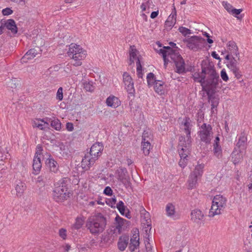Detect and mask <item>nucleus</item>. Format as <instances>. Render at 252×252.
<instances>
[{
    "mask_svg": "<svg viewBox=\"0 0 252 252\" xmlns=\"http://www.w3.org/2000/svg\"><path fill=\"white\" fill-rule=\"evenodd\" d=\"M106 225L105 218L101 215L92 216L87 220L86 227L93 235H98L103 231Z\"/></svg>",
    "mask_w": 252,
    "mask_h": 252,
    "instance_id": "f257e3e1",
    "label": "nucleus"
},
{
    "mask_svg": "<svg viewBox=\"0 0 252 252\" xmlns=\"http://www.w3.org/2000/svg\"><path fill=\"white\" fill-rule=\"evenodd\" d=\"M68 181L67 178H63L55 184L53 196L56 202H62L69 197L70 193L67 188Z\"/></svg>",
    "mask_w": 252,
    "mask_h": 252,
    "instance_id": "f03ea898",
    "label": "nucleus"
},
{
    "mask_svg": "<svg viewBox=\"0 0 252 252\" xmlns=\"http://www.w3.org/2000/svg\"><path fill=\"white\" fill-rule=\"evenodd\" d=\"M67 54L74 62L72 63L73 65L78 66L81 65L82 61L86 57L87 52L80 45L71 43L69 45Z\"/></svg>",
    "mask_w": 252,
    "mask_h": 252,
    "instance_id": "7ed1b4c3",
    "label": "nucleus"
},
{
    "mask_svg": "<svg viewBox=\"0 0 252 252\" xmlns=\"http://www.w3.org/2000/svg\"><path fill=\"white\" fill-rule=\"evenodd\" d=\"M226 198L221 194L215 195L212 200V206L209 212V217H214L220 215L223 211L226 205Z\"/></svg>",
    "mask_w": 252,
    "mask_h": 252,
    "instance_id": "20e7f679",
    "label": "nucleus"
},
{
    "mask_svg": "<svg viewBox=\"0 0 252 252\" xmlns=\"http://www.w3.org/2000/svg\"><path fill=\"white\" fill-rule=\"evenodd\" d=\"M158 52L163 58L165 67L168 62L175 63L179 60H181L182 58L177 49H174L168 46L160 49Z\"/></svg>",
    "mask_w": 252,
    "mask_h": 252,
    "instance_id": "39448f33",
    "label": "nucleus"
},
{
    "mask_svg": "<svg viewBox=\"0 0 252 252\" xmlns=\"http://www.w3.org/2000/svg\"><path fill=\"white\" fill-rule=\"evenodd\" d=\"M206 75L207 78L204 82V86L203 91L213 92L217 87L219 83V75L214 69H209Z\"/></svg>",
    "mask_w": 252,
    "mask_h": 252,
    "instance_id": "423d86ee",
    "label": "nucleus"
},
{
    "mask_svg": "<svg viewBox=\"0 0 252 252\" xmlns=\"http://www.w3.org/2000/svg\"><path fill=\"white\" fill-rule=\"evenodd\" d=\"M139 52L134 46H130L129 50L128 64L131 65L134 64L136 62L137 74L138 77L142 76V67L140 63L141 57L138 55Z\"/></svg>",
    "mask_w": 252,
    "mask_h": 252,
    "instance_id": "0eeeda50",
    "label": "nucleus"
},
{
    "mask_svg": "<svg viewBox=\"0 0 252 252\" xmlns=\"http://www.w3.org/2000/svg\"><path fill=\"white\" fill-rule=\"evenodd\" d=\"M198 135L202 142L208 144L210 143L212 135V128L210 125L204 123L199 127Z\"/></svg>",
    "mask_w": 252,
    "mask_h": 252,
    "instance_id": "6e6552de",
    "label": "nucleus"
},
{
    "mask_svg": "<svg viewBox=\"0 0 252 252\" xmlns=\"http://www.w3.org/2000/svg\"><path fill=\"white\" fill-rule=\"evenodd\" d=\"M187 47L193 51H197L204 47L205 40L198 36H192L185 40Z\"/></svg>",
    "mask_w": 252,
    "mask_h": 252,
    "instance_id": "1a4fd4ad",
    "label": "nucleus"
},
{
    "mask_svg": "<svg viewBox=\"0 0 252 252\" xmlns=\"http://www.w3.org/2000/svg\"><path fill=\"white\" fill-rule=\"evenodd\" d=\"M123 82L125 88L127 93L131 96H134L135 94V89L134 87V82L131 76L127 72H124L123 75Z\"/></svg>",
    "mask_w": 252,
    "mask_h": 252,
    "instance_id": "9d476101",
    "label": "nucleus"
},
{
    "mask_svg": "<svg viewBox=\"0 0 252 252\" xmlns=\"http://www.w3.org/2000/svg\"><path fill=\"white\" fill-rule=\"evenodd\" d=\"M227 55L225 59H228L229 57H235L239 59L240 53L236 43L233 41H230L227 44Z\"/></svg>",
    "mask_w": 252,
    "mask_h": 252,
    "instance_id": "9b49d317",
    "label": "nucleus"
},
{
    "mask_svg": "<svg viewBox=\"0 0 252 252\" xmlns=\"http://www.w3.org/2000/svg\"><path fill=\"white\" fill-rule=\"evenodd\" d=\"M190 219L192 221L197 224H201L204 220V213L199 209H195L191 211Z\"/></svg>",
    "mask_w": 252,
    "mask_h": 252,
    "instance_id": "f8f14e48",
    "label": "nucleus"
},
{
    "mask_svg": "<svg viewBox=\"0 0 252 252\" xmlns=\"http://www.w3.org/2000/svg\"><path fill=\"white\" fill-rule=\"evenodd\" d=\"M103 150V146L101 143H95L92 146L90 153L88 154L92 157H95L97 160L101 155Z\"/></svg>",
    "mask_w": 252,
    "mask_h": 252,
    "instance_id": "ddd939ff",
    "label": "nucleus"
},
{
    "mask_svg": "<svg viewBox=\"0 0 252 252\" xmlns=\"http://www.w3.org/2000/svg\"><path fill=\"white\" fill-rule=\"evenodd\" d=\"M96 160V158L95 157H92L88 154H87L82 158L81 167L85 170H87L94 165Z\"/></svg>",
    "mask_w": 252,
    "mask_h": 252,
    "instance_id": "4468645a",
    "label": "nucleus"
},
{
    "mask_svg": "<svg viewBox=\"0 0 252 252\" xmlns=\"http://www.w3.org/2000/svg\"><path fill=\"white\" fill-rule=\"evenodd\" d=\"M176 16L177 12L175 7L174 6L171 13L165 22V28L166 30H170L174 27L176 22Z\"/></svg>",
    "mask_w": 252,
    "mask_h": 252,
    "instance_id": "2eb2a0df",
    "label": "nucleus"
},
{
    "mask_svg": "<svg viewBox=\"0 0 252 252\" xmlns=\"http://www.w3.org/2000/svg\"><path fill=\"white\" fill-rule=\"evenodd\" d=\"M41 167L40 153L36 152L33 159V173L35 175H37L40 171Z\"/></svg>",
    "mask_w": 252,
    "mask_h": 252,
    "instance_id": "dca6fc26",
    "label": "nucleus"
},
{
    "mask_svg": "<svg viewBox=\"0 0 252 252\" xmlns=\"http://www.w3.org/2000/svg\"><path fill=\"white\" fill-rule=\"evenodd\" d=\"M139 246V232L136 230L131 237L129 248L131 252H134Z\"/></svg>",
    "mask_w": 252,
    "mask_h": 252,
    "instance_id": "f3484780",
    "label": "nucleus"
},
{
    "mask_svg": "<svg viewBox=\"0 0 252 252\" xmlns=\"http://www.w3.org/2000/svg\"><path fill=\"white\" fill-rule=\"evenodd\" d=\"M116 228L119 232L125 230L129 225V221L117 215L115 218Z\"/></svg>",
    "mask_w": 252,
    "mask_h": 252,
    "instance_id": "a211bd4d",
    "label": "nucleus"
},
{
    "mask_svg": "<svg viewBox=\"0 0 252 252\" xmlns=\"http://www.w3.org/2000/svg\"><path fill=\"white\" fill-rule=\"evenodd\" d=\"M245 155V151L235 148L231 154L232 162L234 164L239 163L243 160Z\"/></svg>",
    "mask_w": 252,
    "mask_h": 252,
    "instance_id": "6ab92c4d",
    "label": "nucleus"
},
{
    "mask_svg": "<svg viewBox=\"0 0 252 252\" xmlns=\"http://www.w3.org/2000/svg\"><path fill=\"white\" fill-rule=\"evenodd\" d=\"M45 163L51 172L56 173L59 171L58 163L51 156L46 159Z\"/></svg>",
    "mask_w": 252,
    "mask_h": 252,
    "instance_id": "aec40b11",
    "label": "nucleus"
},
{
    "mask_svg": "<svg viewBox=\"0 0 252 252\" xmlns=\"http://www.w3.org/2000/svg\"><path fill=\"white\" fill-rule=\"evenodd\" d=\"M106 105L113 108H116L121 104V101L114 95H109L106 99Z\"/></svg>",
    "mask_w": 252,
    "mask_h": 252,
    "instance_id": "412c9836",
    "label": "nucleus"
},
{
    "mask_svg": "<svg viewBox=\"0 0 252 252\" xmlns=\"http://www.w3.org/2000/svg\"><path fill=\"white\" fill-rule=\"evenodd\" d=\"M207 73L205 68H203L201 72H195L193 74V79L195 82L200 83L202 88L204 86V82L205 80V76Z\"/></svg>",
    "mask_w": 252,
    "mask_h": 252,
    "instance_id": "4be33fe9",
    "label": "nucleus"
},
{
    "mask_svg": "<svg viewBox=\"0 0 252 252\" xmlns=\"http://www.w3.org/2000/svg\"><path fill=\"white\" fill-rule=\"evenodd\" d=\"M182 125L183 126V128L187 134V138L188 139H190L191 138L190 129L192 126L191 120L189 117H186L183 120Z\"/></svg>",
    "mask_w": 252,
    "mask_h": 252,
    "instance_id": "5701e85b",
    "label": "nucleus"
},
{
    "mask_svg": "<svg viewBox=\"0 0 252 252\" xmlns=\"http://www.w3.org/2000/svg\"><path fill=\"white\" fill-rule=\"evenodd\" d=\"M38 51L36 49H31L22 57L21 60L22 63H27L28 60L34 58L37 54Z\"/></svg>",
    "mask_w": 252,
    "mask_h": 252,
    "instance_id": "b1692460",
    "label": "nucleus"
},
{
    "mask_svg": "<svg viewBox=\"0 0 252 252\" xmlns=\"http://www.w3.org/2000/svg\"><path fill=\"white\" fill-rule=\"evenodd\" d=\"M204 167V164L198 163L195 166L194 170L191 172L190 174L193 175L196 177L200 179L203 174Z\"/></svg>",
    "mask_w": 252,
    "mask_h": 252,
    "instance_id": "393cba45",
    "label": "nucleus"
},
{
    "mask_svg": "<svg viewBox=\"0 0 252 252\" xmlns=\"http://www.w3.org/2000/svg\"><path fill=\"white\" fill-rule=\"evenodd\" d=\"M185 139L183 137L180 138V144L178 147V152L181 158H187L189 155V150L186 146L181 145L182 140Z\"/></svg>",
    "mask_w": 252,
    "mask_h": 252,
    "instance_id": "a878e982",
    "label": "nucleus"
},
{
    "mask_svg": "<svg viewBox=\"0 0 252 252\" xmlns=\"http://www.w3.org/2000/svg\"><path fill=\"white\" fill-rule=\"evenodd\" d=\"M129 241V237L126 235L121 236L118 242V247L121 251H124L127 246Z\"/></svg>",
    "mask_w": 252,
    "mask_h": 252,
    "instance_id": "bb28decb",
    "label": "nucleus"
},
{
    "mask_svg": "<svg viewBox=\"0 0 252 252\" xmlns=\"http://www.w3.org/2000/svg\"><path fill=\"white\" fill-rule=\"evenodd\" d=\"M154 86L155 91L159 95L164 94L165 85L164 83L161 80H157Z\"/></svg>",
    "mask_w": 252,
    "mask_h": 252,
    "instance_id": "cd10ccee",
    "label": "nucleus"
},
{
    "mask_svg": "<svg viewBox=\"0 0 252 252\" xmlns=\"http://www.w3.org/2000/svg\"><path fill=\"white\" fill-rule=\"evenodd\" d=\"M165 211L166 215L171 218L173 219H176V215L175 211V207L171 203H168L166 205Z\"/></svg>",
    "mask_w": 252,
    "mask_h": 252,
    "instance_id": "c85d7f7f",
    "label": "nucleus"
},
{
    "mask_svg": "<svg viewBox=\"0 0 252 252\" xmlns=\"http://www.w3.org/2000/svg\"><path fill=\"white\" fill-rule=\"evenodd\" d=\"M227 62L226 63V66L230 69L238 67V61L240 59L236 58L235 57H229L228 59H225Z\"/></svg>",
    "mask_w": 252,
    "mask_h": 252,
    "instance_id": "c756f323",
    "label": "nucleus"
},
{
    "mask_svg": "<svg viewBox=\"0 0 252 252\" xmlns=\"http://www.w3.org/2000/svg\"><path fill=\"white\" fill-rule=\"evenodd\" d=\"M208 95V100L211 104V107L217 108L219 104L220 98L218 95L211 93V92H206Z\"/></svg>",
    "mask_w": 252,
    "mask_h": 252,
    "instance_id": "7c9ffc66",
    "label": "nucleus"
},
{
    "mask_svg": "<svg viewBox=\"0 0 252 252\" xmlns=\"http://www.w3.org/2000/svg\"><path fill=\"white\" fill-rule=\"evenodd\" d=\"M26 189V186L24 183L20 181L16 182L15 189L16 191V195L18 197H21L22 196Z\"/></svg>",
    "mask_w": 252,
    "mask_h": 252,
    "instance_id": "2f4dec72",
    "label": "nucleus"
},
{
    "mask_svg": "<svg viewBox=\"0 0 252 252\" xmlns=\"http://www.w3.org/2000/svg\"><path fill=\"white\" fill-rule=\"evenodd\" d=\"M48 123L44 119H36L32 122V126L36 127L40 130H44L48 126Z\"/></svg>",
    "mask_w": 252,
    "mask_h": 252,
    "instance_id": "473e14b6",
    "label": "nucleus"
},
{
    "mask_svg": "<svg viewBox=\"0 0 252 252\" xmlns=\"http://www.w3.org/2000/svg\"><path fill=\"white\" fill-rule=\"evenodd\" d=\"M176 66V71L179 74H183L186 72L185 63L182 58L181 60H179L174 63Z\"/></svg>",
    "mask_w": 252,
    "mask_h": 252,
    "instance_id": "72a5a7b5",
    "label": "nucleus"
},
{
    "mask_svg": "<svg viewBox=\"0 0 252 252\" xmlns=\"http://www.w3.org/2000/svg\"><path fill=\"white\" fill-rule=\"evenodd\" d=\"M4 26L8 30L11 31L13 33L15 34L17 32V28L14 20H7L5 22Z\"/></svg>",
    "mask_w": 252,
    "mask_h": 252,
    "instance_id": "f704fd0d",
    "label": "nucleus"
},
{
    "mask_svg": "<svg viewBox=\"0 0 252 252\" xmlns=\"http://www.w3.org/2000/svg\"><path fill=\"white\" fill-rule=\"evenodd\" d=\"M151 142L144 141H142L141 142V149L145 156L149 155L150 150L152 148Z\"/></svg>",
    "mask_w": 252,
    "mask_h": 252,
    "instance_id": "c9c22d12",
    "label": "nucleus"
},
{
    "mask_svg": "<svg viewBox=\"0 0 252 252\" xmlns=\"http://www.w3.org/2000/svg\"><path fill=\"white\" fill-rule=\"evenodd\" d=\"M236 148L237 150L245 151L246 148V138L244 136L239 137Z\"/></svg>",
    "mask_w": 252,
    "mask_h": 252,
    "instance_id": "e433bc0d",
    "label": "nucleus"
},
{
    "mask_svg": "<svg viewBox=\"0 0 252 252\" xmlns=\"http://www.w3.org/2000/svg\"><path fill=\"white\" fill-rule=\"evenodd\" d=\"M200 179L190 174L188 180L189 189L195 188L197 185V181Z\"/></svg>",
    "mask_w": 252,
    "mask_h": 252,
    "instance_id": "4c0bfd02",
    "label": "nucleus"
},
{
    "mask_svg": "<svg viewBox=\"0 0 252 252\" xmlns=\"http://www.w3.org/2000/svg\"><path fill=\"white\" fill-rule=\"evenodd\" d=\"M152 140L153 134L151 130L149 128L146 129L143 133L142 141L152 142Z\"/></svg>",
    "mask_w": 252,
    "mask_h": 252,
    "instance_id": "58836bf2",
    "label": "nucleus"
},
{
    "mask_svg": "<svg viewBox=\"0 0 252 252\" xmlns=\"http://www.w3.org/2000/svg\"><path fill=\"white\" fill-rule=\"evenodd\" d=\"M51 126L56 130H60L62 128V124L60 121L57 118H54L51 121Z\"/></svg>",
    "mask_w": 252,
    "mask_h": 252,
    "instance_id": "ea45409f",
    "label": "nucleus"
},
{
    "mask_svg": "<svg viewBox=\"0 0 252 252\" xmlns=\"http://www.w3.org/2000/svg\"><path fill=\"white\" fill-rule=\"evenodd\" d=\"M147 81L149 87H151L155 84L157 80L156 79V77L154 73L150 72L147 74Z\"/></svg>",
    "mask_w": 252,
    "mask_h": 252,
    "instance_id": "a19ab883",
    "label": "nucleus"
},
{
    "mask_svg": "<svg viewBox=\"0 0 252 252\" xmlns=\"http://www.w3.org/2000/svg\"><path fill=\"white\" fill-rule=\"evenodd\" d=\"M84 220L81 218H77L75 222L72 226V229H79L82 226Z\"/></svg>",
    "mask_w": 252,
    "mask_h": 252,
    "instance_id": "79ce46f5",
    "label": "nucleus"
},
{
    "mask_svg": "<svg viewBox=\"0 0 252 252\" xmlns=\"http://www.w3.org/2000/svg\"><path fill=\"white\" fill-rule=\"evenodd\" d=\"M213 152L214 155L217 157L221 156L222 154V149L220 145L213 144Z\"/></svg>",
    "mask_w": 252,
    "mask_h": 252,
    "instance_id": "37998d69",
    "label": "nucleus"
},
{
    "mask_svg": "<svg viewBox=\"0 0 252 252\" xmlns=\"http://www.w3.org/2000/svg\"><path fill=\"white\" fill-rule=\"evenodd\" d=\"M117 208L119 211L120 213L124 215L125 212V206L122 201H120L117 204Z\"/></svg>",
    "mask_w": 252,
    "mask_h": 252,
    "instance_id": "c03bdc74",
    "label": "nucleus"
},
{
    "mask_svg": "<svg viewBox=\"0 0 252 252\" xmlns=\"http://www.w3.org/2000/svg\"><path fill=\"white\" fill-rule=\"evenodd\" d=\"M178 30L184 36L191 33V31L186 27H180Z\"/></svg>",
    "mask_w": 252,
    "mask_h": 252,
    "instance_id": "a18cd8bd",
    "label": "nucleus"
},
{
    "mask_svg": "<svg viewBox=\"0 0 252 252\" xmlns=\"http://www.w3.org/2000/svg\"><path fill=\"white\" fill-rule=\"evenodd\" d=\"M84 89L88 92H92L94 89V87L93 85V82H85L84 84Z\"/></svg>",
    "mask_w": 252,
    "mask_h": 252,
    "instance_id": "49530a36",
    "label": "nucleus"
},
{
    "mask_svg": "<svg viewBox=\"0 0 252 252\" xmlns=\"http://www.w3.org/2000/svg\"><path fill=\"white\" fill-rule=\"evenodd\" d=\"M56 98L59 101H61L63 99V89L62 87H60L56 94Z\"/></svg>",
    "mask_w": 252,
    "mask_h": 252,
    "instance_id": "de8ad7c7",
    "label": "nucleus"
},
{
    "mask_svg": "<svg viewBox=\"0 0 252 252\" xmlns=\"http://www.w3.org/2000/svg\"><path fill=\"white\" fill-rule=\"evenodd\" d=\"M188 160V159L187 158H181L180 161H179V166L181 168H184L187 165Z\"/></svg>",
    "mask_w": 252,
    "mask_h": 252,
    "instance_id": "09e8293b",
    "label": "nucleus"
},
{
    "mask_svg": "<svg viewBox=\"0 0 252 252\" xmlns=\"http://www.w3.org/2000/svg\"><path fill=\"white\" fill-rule=\"evenodd\" d=\"M230 70L232 72V73L234 74L235 77H236L237 79H240L241 77L242 74L240 71L239 67Z\"/></svg>",
    "mask_w": 252,
    "mask_h": 252,
    "instance_id": "8fccbe9b",
    "label": "nucleus"
},
{
    "mask_svg": "<svg viewBox=\"0 0 252 252\" xmlns=\"http://www.w3.org/2000/svg\"><path fill=\"white\" fill-rule=\"evenodd\" d=\"M220 77L223 81L227 82L229 80L228 76L225 69H222L220 71Z\"/></svg>",
    "mask_w": 252,
    "mask_h": 252,
    "instance_id": "3c124183",
    "label": "nucleus"
},
{
    "mask_svg": "<svg viewBox=\"0 0 252 252\" xmlns=\"http://www.w3.org/2000/svg\"><path fill=\"white\" fill-rule=\"evenodd\" d=\"M222 5L228 12H229V13L231 12L232 10L233 9V7L230 4H229L227 2L223 1L222 2Z\"/></svg>",
    "mask_w": 252,
    "mask_h": 252,
    "instance_id": "603ef678",
    "label": "nucleus"
},
{
    "mask_svg": "<svg viewBox=\"0 0 252 252\" xmlns=\"http://www.w3.org/2000/svg\"><path fill=\"white\" fill-rule=\"evenodd\" d=\"M150 0H143V2L141 5V8L143 11H145L147 7L150 6Z\"/></svg>",
    "mask_w": 252,
    "mask_h": 252,
    "instance_id": "864d4df0",
    "label": "nucleus"
},
{
    "mask_svg": "<svg viewBox=\"0 0 252 252\" xmlns=\"http://www.w3.org/2000/svg\"><path fill=\"white\" fill-rule=\"evenodd\" d=\"M106 203L111 207H114L116 203V199L115 197L109 199L106 201Z\"/></svg>",
    "mask_w": 252,
    "mask_h": 252,
    "instance_id": "5fc2aeb1",
    "label": "nucleus"
},
{
    "mask_svg": "<svg viewBox=\"0 0 252 252\" xmlns=\"http://www.w3.org/2000/svg\"><path fill=\"white\" fill-rule=\"evenodd\" d=\"M2 13L4 16H8L13 13V10L8 7L3 9Z\"/></svg>",
    "mask_w": 252,
    "mask_h": 252,
    "instance_id": "6e6d98bb",
    "label": "nucleus"
},
{
    "mask_svg": "<svg viewBox=\"0 0 252 252\" xmlns=\"http://www.w3.org/2000/svg\"><path fill=\"white\" fill-rule=\"evenodd\" d=\"M59 235L63 239H65L66 238V230L64 228H61L59 230Z\"/></svg>",
    "mask_w": 252,
    "mask_h": 252,
    "instance_id": "4d7b16f0",
    "label": "nucleus"
},
{
    "mask_svg": "<svg viewBox=\"0 0 252 252\" xmlns=\"http://www.w3.org/2000/svg\"><path fill=\"white\" fill-rule=\"evenodd\" d=\"M103 193L105 195L111 196L112 195L113 190L110 187L108 186L104 189Z\"/></svg>",
    "mask_w": 252,
    "mask_h": 252,
    "instance_id": "13d9d810",
    "label": "nucleus"
},
{
    "mask_svg": "<svg viewBox=\"0 0 252 252\" xmlns=\"http://www.w3.org/2000/svg\"><path fill=\"white\" fill-rule=\"evenodd\" d=\"M242 11V10L241 9H236L233 8L230 14H231L235 17L238 18V17H237V15L240 14Z\"/></svg>",
    "mask_w": 252,
    "mask_h": 252,
    "instance_id": "bf43d9fd",
    "label": "nucleus"
},
{
    "mask_svg": "<svg viewBox=\"0 0 252 252\" xmlns=\"http://www.w3.org/2000/svg\"><path fill=\"white\" fill-rule=\"evenodd\" d=\"M66 128L68 131H72L74 129V126L73 124L69 122L67 123L66 124Z\"/></svg>",
    "mask_w": 252,
    "mask_h": 252,
    "instance_id": "052dcab7",
    "label": "nucleus"
},
{
    "mask_svg": "<svg viewBox=\"0 0 252 252\" xmlns=\"http://www.w3.org/2000/svg\"><path fill=\"white\" fill-rule=\"evenodd\" d=\"M46 180V178L44 177L43 175H41V176H39L37 179V182H45Z\"/></svg>",
    "mask_w": 252,
    "mask_h": 252,
    "instance_id": "680f3d73",
    "label": "nucleus"
},
{
    "mask_svg": "<svg viewBox=\"0 0 252 252\" xmlns=\"http://www.w3.org/2000/svg\"><path fill=\"white\" fill-rule=\"evenodd\" d=\"M211 56H212V57H213L215 59H217V60L220 59L219 55L217 53V52L216 51L212 52L211 53Z\"/></svg>",
    "mask_w": 252,
    "mask_h": 252,
    "instance_id": "e2e57ef3",
    "label": "nucleus"
},
{
    "mask_svg": "<svg viewBox=\"0 0 252 252\" xmlns=\"http://www.w3.org/2000/svg\"><path fill=\"white\" fill-rule=\"evenodd\" d=\"M158 11H153L151 14L150 17H151V18L154 19V18L157 17L158 16Z\"/></svg>",
    "mask_w": 252,
    "mask_h": 252,
    "instance_id": "0e129e2a",
    "label": "nucleus"
},
{
    "mask_svg": "<svg viewBox=\"0 0 252 252\" xmlns=\"http://www.w3.org/2000/svg\"><path fill=\"white\" fill-rule=\"evenodd\" d=\"M211 111L212 115L216 114L217 112V108H213V107H211Z\"/></svg>",
    "mask_w": 252,
    "mask_h": 252,
    "instance_id": "69168bd1",
    "label": "nucleus"
},
{
    "mask_svg": "<svg viewBox=\"0 0 252 252\" xmlns=\"http://www.w3.org/2000/svg\"><path fill=\"white\" fill-rule=\"evenodd\" d=\"M220 138L219 136H217L216 138H215V139L214 140V142L213 144H217V145H220Z\"/></svg>",
    "mask_w": 252,
    "mask_h": 252,
    "instance_id": "338daca9",
    "label": "nucleus"
},
{
    "mask_svg": "<svg viewBox=\"0 0 252 252\" xmlns=\"http://www.w3.org/2000/svg\"><path fill=\"white\" fill-rule=\"evenodd\" d=\"M207 41L210 44L213 43V40L212 39H211L210 37H207Z\"/></svg>",
    "mask_w": 252,
    "mask_h": 252,
    "instance_id": "774afa93",
    "label": "nucleus"
}]
</instances>
